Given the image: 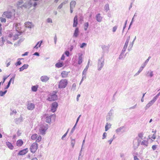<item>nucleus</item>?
<instances>
[{
    "label": "nucleus",
    "instance_id": "nucleus-27",
    "mask_svg": "<svg viewBox=\"0 0 160 160\" xmlns=\"http://www.w3.org/2000/svg\"><path fill=\"white\" fill-rule=\"evenodd\" d=\"M14 82V79L13 78H12L10 79L9 81L8 82V85H7V87L5 88V89H8L9 87L10 86V84H11V82Z\"/></svg>",
    "mask_w": 160,
    "mask_h": 160
},
{
    "label": "nucleus",
    "instance_id": "nucleus-54",
    "mask_svg": "<svg viewBox=\"0 0 160 160\" xmlns=\"http://www.w3.org/2000/svg\"><path fill=\"white\" fill-rule=\"evenodd\" d=\"M65 59V56L64 55H62L61 58V59L62 60H63Z\"/></svg>",
    "mask_w": 160,
    "mask_h": 160
},
{
    "label": "nucleus",
    "instance_id": "nucleus-1",
    "mask_svg": "<svg viewBox=\"0 0 160 160\" xmlns=\"http://www.w3.org/2000/svg\"><path fill=\"white\" fill-rule=\"evenodd\" d=\"M22 33L20 31H18V32H10L9 33L8 37L9 38H12V39L13 40H17L19 38V36H21Z\"/></svg>",
    "mask_w": 160,
    "mask_h": 160
},
{
    "label": "nucleus",
    "instance_id": "nucleus-14",
    "mask_svg": "<svg viewBox=\"0 0 160 160\" xmlns=\"http://www.w3.org/2000/svg\"><path fill=\"white\" fill-rule=\"evenodd\" d=\"M34 108V105L32 103H28L27 105V108L29 110H32Z\"/></svg>",
    "mask_w": 160,
    "mask_h": 160
},
{
    "label": "nucleus",
    "instance_id": "nucleus-20",
    "mask_svg": "<svg viewBox=\"0 0 160 160\" xmlns=\"http://www.w3.org/2000/svg\"><path fill=\"white\" fill-rule=\"evenodd\" d=\"M25 25L26 27L28 28H31L32 26V23L29 22H27L25 23Z\"/></svg>",
    "mask_w": 160,
    "mask_h": 160
},
{
    "label": "nucleus",
    "instance_id": "nucleus-16",
    "mask_svg": "<svg viewBox=\"0 0 160 160\" xmlns=\"http://www.w3.org/2000/svg\"><path fill=\"white\" fill-rule=\"evenodd\" d=\"M23 141L21 139L18 140L16 142L17 146L20 147L23 144Z\"/></svg>",
    "mask_w": 160,
    "mask_h": 160
},
{
    "label": "nucleus",
    "instance_id": "nucleus-64",
    "mask_svg": "<svg viewBox=\"0 0 160 160\" xmlns=\"http://www.w3.org/2000/svg\"><path fill=\"white\" fill-rule=\"evenodd\" d=\"M160 95V92L156 96L158 98V96Z\"/></svg>",
    "mask_w": 160,
    "mask_h": 160
},
{
    "label": "nucleus",
    "instance_id": "nucleus-30",
    "mask_svg": "<svg viewBox=\"0 0 160 160\" xmlns=\"http://www.w3.org/2000/svg\"><path fill=\"white\" fill-rule=\"evenodd\" d=\"M38 88V86H34L32 87V90L33 91L36 92L37 91Z\"/></svg>",
    "mask_w": 160,
    "mask_h": 160
},
{
    "label": "nucleus",
    "instance_id": "nucleus-52",
    "mask_svg": "<svg viewBox=\"0 0 160 160\" xmlns=\"http://www.w3.org/2000/svg\"><path fill=\"white\" fill-rule=\"evenodd\" d=\"M81 115H80L77 118V121H76V123L75 124V125H76V124H77V123H78V120H79V118H80V117H81Z\"/></svg>",
    "mask_w": 160,
    "mask_h": 160
},
{
    "label": "nucleus",
    "instance_id": "nucleus-19",
    "mask_svg": "<svg viewBox=\"0 0 160 160\" xmlns=\"http://www.w3.org/2000/svg\"><path fill=\"white\" fill-rule=\"evenodd\" d=\"M79 33V29L78 28H77L75 29L73 34V37L75 38L77 37Z\"/></svg>",
    "mask_w": 160,
    "mask_h": 160
},
{
    "label": "nucleus",
    "instance_id": "nucleus-43",
    "mask_svg": "<svg viewBox=\"0 0 160 160\" xmlns=\"http://www.w3.org/2000/svg\"><path fill=\"white\" fill-rule=\"evenodd\" d=\"M157 148V145H153L152 146V148L153 150H155Z\"/></svg>",
    "mask_w": 160,
    "mask_h": 160
},
{
    "label": "nucleus",
    "instance_id": "nucleus-58",
    "mask_svg": "<svg viewBox=\"0 0 160 160\" xmlns=\"http://www.w3.org/2000/svg\"><path fill=\"white\" fill-rule=\"evenodd\" d=\"M6 78H7L6 77H4V78H3V81L2 82V84H3L4 83V82H5V80L6 79Z\"/></svg>",
    "mask_w": 160,
    "mask_h": 160
},
{
    "label": "nucleus",
    "instance_id": "nucleus-35",
    "mask_svg": "<svg viewBox=\"0 0 160 160\" xmlns=\"http://www.w3.org/2000/svg\"><path fill=\"white\" fill-rule=\"evenodd\" d=\"M20 24L19 23H16L15 25V27L16 28V30L17 31H19L20 29Z\"/></svg>",
    "mask_w": 160,
    "mask_h": 160
},
{
    "label": "nucleus",
    "instance_id": "nucleus-18",
    "mask_svg": "<svg viewBox=\"0 0 160 160\" xmlns=\"http://www.w3.org/2000/svg\"><path fill=\"white\" fill-rule=\"evenodd\" d=\"M6 143L7 146L11 150L13 149L14 147L11 143L9 142H7Z\"/></svg>",
    "mask_w": 160,
    "mask_h": 160
},
{
    "label": "nucleus",
    "instance_id": "nucleus-17",
    "mask_svg": "<svg viewBox=\"0 0 160 160\" xmlns=\"http://www.w3.org/2000/svg\"><path fill=\"white\" fill-rule=\"evenodd\" d=\"M68 72H67L63 71L61 73V76L63 78H65L67 77Z\"/></svg>",
    "mask_w": 160,
    "mask_h": 160
},
{
    "label": "nucleus",
    "instance_id": "nucleus-31",
    "mask_svg": "<svg viewBox=\"0 0 160 160\" xmlns=\"http://www.w3.org/2000/svg\"><path fill=\"white\" fill-rule=\"evenodd\" d=\"M7 92V90H5L4 92H2V91H0V96H3Z\"/></svg>",
    "mask_w": 160,
    "mask_h": 160
},
{
    "label": "nucleus",
    "instance_id": "nucleus-33",
    "mask_svg": "<svg viewBox=\"0 0 160 160\" xmlns=\"http://www.w3.org/2000/svg\"><path fill=\"white\" fill-rule=\"evenodd\" d=\"M89 62H88V65L86 66V68H85L84 69V70L83 71V74H84V73H86V72L87 71L88 69V68L89 67L88 64H89Z\"/></svg>",
    "mask_w": 160,
    "mask_h": 160
},
{
    "label": "nucleus",
    "instance_id": "nucleus-22",
    "mask_svg": "<svg viewBox=\"0 0 160 160\" xmlns=\"http://www.w3.org/2000/svg\"><path fill=\"white\" fill-rule=\"evenodd\" d=\"M28 67V64H24L22 67L19 68L20 71H22L24 69H27Z\"/></svg>",
    "mask_w": 160,
    "mask_h": 160
},
{
    "label": "nucleus",
    "instance_id": "nucleus-50",
    "mask_svg": "<svg viewBox=\"0 0 160 160\" xmlns=\"http://www.w3.org/2000/svg\"><path fill=\"white\" fill-rule=\"evenodd\" d=\"M133 158L134 160H140L136 156H134Z\"/></svg>",
    "mask_w": 160,
    "mask_h": 160
},
{
    "label": "nucleus",
    "instance_id": "nucleus-5",
    "mask_svg": "<svg viewBox=\"0 0 160 160\" xmlns=\"http://www.w3.org/2000/svg\"><path fill=\"white\" fill-rule=\"evenodd\" d=\"M31 139L33 140H36V142H39L42 139L41 136H38L37 134H33L31 137Z\"/></svg>",
    "mask_w": 160,
    "mask_h": 160
},
{
    "label": "nucleus",
    "instance_id": "nucleus-6",
    "mask_svg": "<svg viewBox=\"0 0 160 160\" xmlns=\"http://www.w3.org/2000/svg\"><path fill=\"white\" fill-rule=\"evenodd\" d=\"M58 105V103L56 102H54L52 103L51 111L52 112H54L56 111Z\"/></svg>",
    "mask_w": 160,
    "mask_h": 160
},
{
    "label": "nucleus",
    "instance_id": "nucleus-62",
    "mask_svg": "<svg viewBox=\"0 0 160 160\" xmlns=\"http://www.w3.org/2000/svg\"><path fill=\"white\" fill-rule=\"evenodd\" d=\"M70 11H71V13H72V12H73V8H70Z\"/></svg>",
    "mask_w": 160,
    "mask_h": 160
},
{
    "label": "nucleus",
    "instance_id": "nucleus-61",
    "mask_svg": "<svg viewBox=\"0 0 160 160\" xmlns=\"http://www.w3.org/2000/svg\"><path fill=\"white\" fill-rule=\"evenodd\" d=\"M10 64V62H8L7 64V67H8Z\"/></svg>",
    "mask_w": 160,
    "mask_h": 160
},
{
    "label": "nucleus",
    "instance_id": "nucleus-56",
    "mask_svg": "<svg viewBox=\"0 0 160 160\" xmlns=\"http://www.w3.org/2000/svg\"><path fill=\"white\" fill-rule=\"evenodd\" d=\"M150 58H151V57H149L148 58L146 61L145 62L146 63H147L148 62V61H149V59Z\"/></svg>",
    "mask_w": 160,
    "mask_h": 160
},
{
    "label": "nucleus",
    "instance_id": "nucleus-36",
    "mask_svg": "<svg viewBox=\"0 0 160 160\" xmlns=\"http://www.w3.org/2000/svg\"><path fill=\"white\" fill-rule=\"evenodd\" d=\"M105 9L107 11L109 9V5L108 4H106L105 6Z\"/></svg>",
    "mask_w": 160,
    "mask_h": 160
},
{
    "label": "nucleus",
    "instance_id": "nucleus-34",
    "mask_svg": "<svg viewBox=\"0 0 160 160\" xmlns=\"http://www.w3.org/2000/svg\"><path fill=\"white\" fill-rule=\"evenodd\" d=\"M88 23L87 22L85 23L84 24V29L85 30H87L88 29Z\"/></svg>",
    "mask_w": 160,
    "mask_h": 160
},
{
    "label": "nucleus",
    "instance_id": "nucleus-28",
    "mask_svg": "<svg viewBox=\"0 0 160 160\" xmlns=\"http://www.w3.org/2000/svg\"><path fill=\"white\" fill-rule=\"evenodd\" d=\"M42 42V41H41L40 42H38L37 43V44L36 45L34 46V48H39L40 47V46L41 45V44Z\"/></svg>",
    "mask_w": 160,
    "mask_h": 160
},
{
    "label": "nucleus",
    "instance_id": "nucleus-10",
    "mask_svg": "<svg viewBox=\"0 0 160 160\" xmlns=\"http://www.w3.org/2000/svg\"><path fill=\"white\" fill-rule=\"evenodd\" d=\"M104 64V61H101L99 60L98 63V70H101L103 67Z\"/></svg>",
    "mask_w": 160,
    "mask_h": 160
},
{
    "label": "nucleus",
    "instance_id": "nucleus-3",
    "mask_svg": "<svg viewBox=\"0 0 160 160\" xmlns=\"http://www.w3.org/2000/svg\"><path fill=\"white\" fill-rule=\"evenodd\" d=\"M38 147V145L36 142L33 143L30 148L31 152L33 153H35L37 150Z\"/></svg>",
    "mask_w": 160,
    "mask_h": 160
},
{
    "label": "nucleus",
    "instance_id": "nucleus-42",
    "mask_svg": "<svg viewBox=\"0 0 160 160\" xmlns=\"http://www.w3.org/2000/svg\"><path fill=\"white\" fill-rule=\"evenodd\" d=\"M156 135L155 134H153L152 136L151 137V138L154 139H156Z\"/></svg>",
    "mask_w": 160,
    "mask_h": 160
},
{
    "label": "nucleus",
    "instance_id": "nucleus-44",
    "mask_svg": "<svg viewBox=\"0 0 160 160\" xmlns=\"http://www.w3.org/2000/svg\"><path fill=\"white\" fill-rule=\"evenodd\" d=\"M2 24L0 23V37L2 36L1 31L2 30V28L1 27Z\"/></svg>",
    "mask_w": 160,
    "mask_h": 160
},
{
    "label": "nucleus",
    "instance_id": "nucleus-39",
    "mask_svg": "<svg viewBox=\"0 0 160 160\" xmlns=\"http://www.w3.org/2000/svg\"><path fill=\"white\" fill-rule=\"evenodd\" d=\"M75 144V141L74 140H72V142H71V145H72V147H74V145Z\"/></svg>",
    "mask_w": 160,
    "mask_h": 160
},
{
    "label": "nucleus",
    "instance_id": "nucleus-9",
    "mask_svg": "<svg viewBox=\"0 0 160 160\" xmlns=\"http://www.w3.org/2000/svg\"><path fill=\"white\" fill-rule=\"evenodd\" d=\"M130 39V36H128L127 38V40L125 42V43L124 46L123 47V49L122 50L123 51H126V50L128 47Z\"/></svg>",
    "mask_w": 160,
    "mask_h": 160
},
{
    "label": "nucleus",
    "instance_id": "nucleus-63",
    "mask_svg": "<svg viewBox=\"0 0 160 160\" xmlns=\"http://www.w3.org/2000/svg\"><path fill=\"white\" fill-rule=\"evenodd\" d=\"M32 160H38V159H37L36 158H33Z\"/></svg>",
    "mask_w": 160,
    "mask_h": 160
},
{
    "label": "nucleus",
    "instance_id": "nucleus-21",
    "mask_svg": "<svg viewBox=\"0 0 160 160\" xmlns=\"http://www.w3.org/2000/svg\"><path fill=\"white\" fill-rule=\"evenodd\" d=\"M96 18L97 21L99 22H101L102 19V17L101 16L100 14V13L96 15Z\"/></svg>",
    "mask_w": 160,
    "mask_h": 160
},
{
    "label": "nucleus",
    "instance_id": "nucleus-38",
    "mask_svg": "<svg viewBox=\"0 0 160 160\" xmlns=\"http://www.w3.org/2000/svg\"><path fill=\"white\" fill-rule=\"evenodd\" d=\"M86 43H82V44L81 45L80 47L81 48H83L85 46H86Z\"/></svg>",
    "mask_w": 160,
    "mask_h": 160
},
{
    "label": "nucleus",
    "instance_id": "nucleus-23",
    "mask_svg": "<svg viewBox=\"0 0 160 160\" xmlns=\"http://www.w3.org/2000/svg\"><path fill=\"white\" fill-rule=\"evenodd\" d=\"M111 124L110 123H107L105 127V131H107L109 128H111Z\"/></svg>",
    "mask_w": 160,
    "mask_h": 160
},
{
    "label": "nucleus",
    "instance_id": "nucleus-47",
    "mask_svg": "<svg viewBox=\"0 0 160 160\" xmlns=\"http://www.w3.org/2000/svg\"><path fill=\"white\" fill-rule=\"evenodd\" d=\"M22 63L21 62V61H18L16 63V65L17 66V65H21V64Z\"/></svg>",
    "mask_w": 160,
    "mask_h": 160
},
{
    "label": "nucleus",
    "instance_id": "nucleus-48",
    "mask_svg": "<svg viewBox=\"0 0 160 160\" xmlns=\"http://www.w3.org/2000/svg\"><path fill=\"white\" fill-rule=\"evenodd\" d=\"M138 136L140 138H142L143 136V134L142 133H140L138 134Z\"/></svg>",
    "mask_w": 160,
    "mask_h": 160
},
{
    "label": "nucleus",
    "instance_id": "nucleus-13",
    "mask_svg": "<svg viewBox=\"0 0 160 160\" xmlns=\"http://www.w3.org/2000/svg\"><path fill=\"white\" fill-rule=\"evenodd\" d=\"M78 24V16L76 15L74 18L73 20V27H76Z\"/></svg>",
    "mask_w": 160,
    "mask_h": 160
},
{
    "label": "nucleus",
    "instance_id": "nucleus-8",
    "mask_svg": "<svg viewBox=\"0 0 160 160\" xmlns=\"http://www.w3.org/2000/svg\"><path fill=\"white\" fill-rule=\"evenodd\" d=\"M12 14L11 12H5L2 14L3 17L5 16L7 18H12Z\"/></svg>",
    "mask_w": 160,
    "mask_h": 160
},
{
    "label": "nucleus",
    "instance_id": "nucleus-51",
    "mask_svg": "<svg viewBox=\"0 0 160 160\" xmlns=\"http://www.w3.org/2000/svg\"><path fill=\"white\" fill-rule=\"evenodd\" d=\"M62 6H63V3H62L61 4H60L58 7V9H61L62 7Z\"/></svg>",
    "mask_w": 160,
    "mask_h": 160
},
{
    "label": "nucleus",
    "instance_id": "nucleus-29",
    "mask_svg": "<svg viewBox=\"0 0 160 160\" xmlns=\"http://www.w3.org/2000/svg\"><path fill=\"white\" fill-rule=\"evenodd\" d=\"M42 42V41H41L40 42H38L37 43V44L36 45L34 46V48H39L40 47V46L41 45V44Z\"/></svg>",
    "mask_w": 160,
    "mask_h": 160
},
{
    "label": "nucleus",
    "instance_id": "nucleus-59",
    "mask_svg": "<svg viewBox=\"0 0 160 160\" xmlns=\"http://www.w3.org/2000/svg\"><path fill=\"white\" fill-rule=\"evenodd\" d=\"M34 55L38 56L39 55V54L38 52H36L34 53Z\"/></svg>",
    "mask_w": 160,
    "mask_h": 160
},
{
    "label": "nucleus",
    "instance_id": "nucleus-41",
    "mask_svg": "<svg viewBox=\"0 0 160 160\" xmlns=\"http://www.w3.org/2000/svg\"><path fill=\"white\" fill-rule=\"evenodd\" d=\"M117 29V26H115L112 29V31L113 32H115Z\"/></svg>",
    "mask_w": 160,
    "mask_h": 160
},
{
    "label": "nucleus",
    "instance_id": "nucleus-4",
    "mask_svg": "<svg viewBox=\"0 0 160 160\" xmlns=\"http://www.w3.org/2000/svg\"><path fill=\"white\" fill-rule=\"evenodd\" d=\"M58 99V96L56 95V92L53 94H50L47 100L49 101L52 102L57 100Z\"/></svg>",
    "mask_w": 160,
    "mask_h": 160
},
{
    "label": "nucleus",
    "instance_id": "nucleus-25",
    "mask_svg": "<svg viewBox=\"0 0 160 160\" xmlns=\"http://www.w3.org/2000/svg\"><path fill=\"white\" fill-rule=\"evenodd\" d=\"M82 54L80 55L78 58V63L80 64L82 62Z\"/></svg>",
    "mask_w": 160,
    "mask_h": 160
},
{
    "label": "nucleus",
    "instance_id": "nucleus-11",
    "mask_svg": "<svg viewBox=\"0 0 160 160\" xmlns=\"http://www.w3.org/2000/svg\"><path fill=\"white\" fill-rule=\"evenodd\" d=\"M158 98L155 96L154 97L152 100L150 101L146 105V107L148 108L150 107L151 105H152L154 102L156 101Z\"/></svg>",
    "mask_w": 160,
    "mask_h": 160
},
{
    "label": "nucleus",
    "instance_id": "nucleus-24",
    "mask_svg": "<svg viewBox=\"0 0 160 160\" xmlns=\"http://www.w3.org/2000/svg\"><path fill=\"white\" fill-rule=\"evenodd\" d=\"M63 65V63L62 62H58L57 63L55 64V66L58 68L61 67H62Z\"/></svg>",
    "mask_w": 160,
    "mask_h": 160
},
{
    "label": "nucleus",
    "instance_id": "nucleus-32",
    "mask_svg": "<svg viewBox=\"0 0 160 160\" xmlns=\"http://www.w3.org/2000/svg\"><path fill=\"white\" fill-rule=\"evenodd\" d=\"M141 144L143 145L147 146L148 145V141L143 140L141 142Z\"/></svg>",
    "mask_w": 160,
    "mask_h": 160
},
{
    "label": "nucleus",
    "instance_id": "nucleus-45",
    "mask_svg": "<svg viewBox=\"0 0 160 160\" xmlns=\"http://www.w3.org/2000/svg\"><path fill=\"white\" fill-rule=\"evenodd\" d=\"M65 53L67 57L69 56V52L68 51H66L65 52Z\"/></svg>",
    "mask_w": 160,
    "mask_h": 160
},
{
    "label": "nucleus",
    "instance_id": "nucleus-55",
    "mask_svg": "<svg viewBox=\"0 0 160 160\" xmlns=\"http://www.w3.org/2000/svg\"><path fill=\"white\" fill-rule=\"evenodd\" d=\"M113 140V139H111L110 140L108 141V142H109V144H111Z\"/></svg>",
    "mask_w": 160,
    "mask_h": 160
},
{
    "label": "nucleus",
    "instance_id": "nucleus-7",
    "mask_svg": "<svg viewBox=\"0 0 160 160\" xmlns=\"http://www.w3.org/2000/svg\"><path fill=\"white\" fill-rule=\"evenodd\" d=\"M56 116L55 115H53L49 117H46V121L47 122L50 123L51 120L54 121L55 119Z\"/></svg>",
    "mask_w": 160,
    "mask_h": 160
},
{
    "label": "nucleus",
    "instance_id": "nucleus-12",
    "mask_svg": "<svg viewBox=\"0 0 160 160\" xmlns=\"http://www.w3.org/2000/svg\"><path fill=\"white\" fill-rule=\"evenodd\" d=\"M28 151V150L27 148L24 149L22 150H21L19 151L18 153V155H23L27 153Z\"/></svg>",
    "mask_w": 160,
    "mask_h": 160
},
{
    "label": "nucleus",
    "instance_id": "nucleus-53",
    "mask_svg": "<svg viewBox=\"0 0 160 160\" xmlns=\"http://www.w3.org/2000/svg\"><path fill=\"white\" fill-rule=\"evenodd\" d=\"M67 132H66L65 134H64V135L62 136V139H63V138L66 137V136L67 135Z\"/></svg>",
    "mask_w": 160,
    "mask_h": 160
},
{
    "label": "nucleus",
    "instance_id": "nucleus-26",
    "mask_svg": "<svg viewBox=\"0 0 160 160\" xmlns=\"http://www.w3.org/2000/svg\"><path fill=\"white\" fill-rule=\"evenodd\" d=\"M76 4V2L75 1H72L70 2V8H73Z\"/></svg>",
    "mask_w": 160,
    "mask_h": 160
},
{
    "label": "nucleus",
    "instance_id": "nucleus-40",
    "mask_svg": "<svg viewBox=\"0 0 160 160\" xmlns=\"http://www.w3.org/2000/svg\"><path fill=\"white\" fill-rule=\"evenodd\" d=\"M106 135H107V133L105 132H104L103 134L102 139H104L106 138Z\"/></svg>",
    "mask_w": 160,
    "mask_h": 160
},
{
    "label": "nucleus",
    "instance_id": "nucleus-15",
    "mask_svg": "<svg viewBox=\"0 0 160 160\" xmlns=\"http://www.w3.org/2000/svg\"><path fill=\"white\" fill-rule=\"evenodd\" d=\"M49 78L46 76H43L41 77V79L42 82H46L49 80Z\"/></svg>",
    "mask_w": 160,
    "mask_h": 160
},
{
    "label": "nucleus",
    "instance_id": "nucleus-37",
    "mask_svg": "<svg viewBox=\"0 0 160 160\" xmlns=\"http://www.w3.org/2000/svg\"><path fill=\"white\" fill-rule=\"evenodd\" d=\"M0 19L1 22H6V19L5 18H0Z\"/></svg>",
    "mask_w": 160,
    "mask_h": 160
},
{
    "label": "nucleus",
    "instance_id": "nucleus-2",
    "mask_svg": "<svg viewBox=\"0 0 160 160\" xmlns=\"http://www.w3.org/2000/svg\"><path fill=\"white\" fill-rule=\"evenodd\" d=\"M68 83L67 80L66 79L61 80L58 83V88H65Z\"/></svg>",
    "mask_w": 160,
    "mask_h": 160
},
{
    "label": "nucleus",
    "instance_id": "nucleus-46",
    "mask_svg": "<svg viewBox=\"0 0 160 160\" xmlns=\"http://www.w3.org/2000/svg\"><path fill=\"white\" fill-rule=\"evenodd\" d=\"M48 22L50 23L52 22V20L50 18H48L47 20Z\"/></svg>",
    "mask_w": 160,
    "mask_h": 160
},
{
    "label": "nucleus",
    "instance_id": "nucleus-60",
    "mask_svg": "<svg viewBox=\"0 0 160 160\" xmlns=\"http://www.w3.org/2000/svg\"><path fill=\"white\" fill-rule=\"evenodd\" d=\"M72 87L75 88L76 87V84L75 83H73L72 85Z\"/></svg>",
    "mask_w": 160,
    "mask_h": 160
},
{
    "label": "nucleus",
    "instance_id": "nucleus-49",
    "mask_svg": "<svg viewBox=\"0 0 160 160\" xmlns=\"http://www.w3.org/2000/svg\"><path fill=\"white\" fill-rule=\"evenodd\" d=\"M149 76H150V77H151L153 76V72L151 71L150 72L149 75H148Z\"/></svg>",
    "mask_w": 160,
    "mask_h": 160
},
{
    "label": "nucleus",
    "instance_id": "nucleus-57",
    "mask_svg": "<svg viewBox=\"0 0 160 160\" xmlns=\"http://www.w3.org/2000/svg\"><path fill=\"white\" fill-rule=\"evenodd\" d=\"M80 94H78L77 96V100L78 101V99H79V97H80Z\"/></svg>",
    "mask_w": 160,
    "mask_h": 160
}]
</instances>
